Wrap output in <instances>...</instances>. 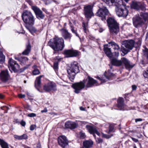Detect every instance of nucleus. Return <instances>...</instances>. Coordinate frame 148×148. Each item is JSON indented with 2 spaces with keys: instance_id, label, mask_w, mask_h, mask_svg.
<instances>
[{
  "instance_id": "obj_51",
  "label": "nucleus",
  "mask_w": 148,
  "mask_h": 148,
  "mask_svg": "<svg viewBox=\"0 0 148 148\" xmlns=\"http://www.w3.org/2000/svg\"><path fill=\"white\" fill-rule=\"evenodd\" d=\"M20 124L22 126H25L26 124V122L25 121L22 120Z\"/></svg>"
},
{
  "instance_id": "obj_20",
  "label": "nucleus",
  "mask_w": 148,
  "mask_h": 148,
  "mask_svg": "<svg viewBox=\"0 0 148 148\" xmlns=\"http://www.w3.org/2000/svg\"><path fill=\"white\" fill-rule=\"evenodd\" d=\"M108 44H110L111 46H114L113 49L114 50V56L115 57H118L119 54V51L121 50L119 45L113 41H111L108 42Z\"/></svg>"
},
{
  "instance_id": "obj_24",
  "label": "nucleus",
  "mask_w": 148,
  "mask_h": 148,
  "mask_svg": "<svg viewBox=\"0 0 148 148\" xmlns=\"http://www.w3.org/2000/svg\"><path fill=\"white\" fill-rule=\"evenodd\" d=\"M108 46V45H104L103 51L106 56L110 59L113 57V53L111 52V49L109 48Z\"/></svg>"
},
{
  "instance_id": "obj_15",
  "label": "nucleus",
  "mask_w": 148,
  "mask_h": 148,
  "mask_svg": "<svg viewBox=\"0 0 148 148\" xmlns=\"http://www.w3.org/2000/svg\"><path fill=\"white\" fill-rule=\"evenodd\" d=\"M58 144L62 148H65L68 145L69 141L64 136H60L58 139Z\"/></svg>"
},
{
  "instance_id": "obj_52",
  "label": "nucleus",
  "mask_w": 148,
  "mask_h": 148,
  "mask_svg": "<svg viewBox=\"0 0 148 148\" xmlns=\"http://www.w3.org/2000/svg\"><path fill=\"white\" fill-rule=\"evenodd\" d=\"M35 127V125H31L30 127V129L31 130H33Z\"/></svg>"
},
{
  "instance_id": "obj_22",
  "label": "nucleus",
  "mask_w": 148,
  "mask_h": 148,
  "mask_svg": "<svg viewBox=\"0 0 148 148\" xmlns=\"http://www.w3.org/2000/svg\"><path fill=\"white\" fill-rule=\"evenodd\" d=\"M65 127L66 128L73 129L76 128L78 126V124L75 122L70 121H68L65 123Z\"/></svg>"
},
{
  "instance_id": "obj_47",
  "label": "nucleus",
  "mask_w": 148,
  "mask_h": 148,
  "mask_svg": "<svg viewBox=\"0 0 148 148\" xmlns=\"http://www.w3.org/2000/svg\"><path fill=\"white\" fill-rule=\"evenodd\" d=\"M27 116L29 117H32L36 116V115L35 113H32L28 114Z\"/></svg>"
},
{
  "instance_id": "obj_48",
  "label": "nucleus",
  "mask_w": 148,
  "mask_h": 148,
  "mask_svg": "<svg viewBox=\"0 0 148 148\" xmlns=\"http://www.w3.org/2000/svg\"><path fill=\"white\" fill-rule=\"evenodd\" d=\"M80 135L81 138H84L86 137L85 134L84 133L80 132Z\"/></svg>"
},
{
  "instance_id": "obj_17",
  "label": "nucleus",
  "mask_w": 148,
  "mask_h": 148,
  "mask_svg": "<svg viewBox=\"0 0 148 148\" xmlns=\"http://www.w3.org/2000/svg\"><path fill=\"white\" fill-rule=\"evenodd\" d=\"M116 14L119 17L126 18L127 16L128 11L126 8L123 9L121 8L116 9Z\"/></svg>"
},
{
  "instance_id": "obj_10",
  "label": "nucleus",
  "mask_w": 148,
  "mask_h": 148,
  "mask_svg": "<svg viewBox=\"0 0 148 148\" xmlns=\"http://www.w3.org/2000/svg\"><path fill=\"white\" fill-rule=\"evenodd\" d=\"M93 6L91 5H85L84 8V14L86 18H90L94 15Z\"/></svg>"
},
{
  "instance_id": "obj_43",
  "label": "nucleus",
  "mask_w": 148,
  "mask_h": 148,
  "mask_svg": "<svg viewBox=\"0 0 148 148\" xmlns=\"http://www.w3.org/2000/svg\"><path fill=\"white\" fill-rule=\"evenodd\" d=\"M102 136L103 137L107 139H109L111 137V136H110V135L106 134H104V133H102Z\"/></svg>"
},
{
  "instance_id": "obj_56",
  "label": "nucleus",
  "mask_w": 148,
  "mask_h": 148,
  "mask_svg": "<svg viewBox=\"0 0 148 148\" xmlns=\"http://www.w3.org/2000/svg\"><path fill=\"white\" fill-rule=\"evenodd\" d=\"M42 10L46 14H48V12L46 8H42Z\"/></svg>"
},
{
  "instance_id": "obj_16",
  "label": "nucleus",
  "mask_w": 148,
  "mask_h": 148,
  "mask_svg": "<svg viewBox=\"0 0 148 148\" xmlns=\"http://www.w3.org/2000/svg\"><path fill=\"white\" fill-rule=\"evenodd\" d=\"M56 84L53 82H51L44 86L43 89L44 90L47 92H50L51 90L56 91L57 88Z\"/></svg>"
},
{
  "instance_id": "obj_38",
  "label": "nucleus",
  "mask_w": 148,
  "mask_h": 148,
  "mask_svg": "<svg viewBox=\"0 0 148 148\" xmlns=\"http://www.w3.org/2000/svg\"><path fill=\"white\" fill-rule=\"evenodd\" d=\"M143 75L145 78H147V81L148 82V67L147 68L146 70L143 71Z\"/></svg>"
},
{
  "instance_id": "obj_57",
  "label": "nucleus",
  "mask_w": 148,
  "mask_h": 148,
  "mask_svg": "<svg viewBox=\"0 0 148 148\" xmlns=\"http://www.w3.org/2000/svg\"><path fill=\"white\" fill-rule=\"evenodd\" d=\"M132 139L136 143L138 142V140L136 138H134L133 137H132Z\"/></svg>"
},
{
  "instance_id": "obj_25",
  "label": "nucleus",
  "mask_w": 148,
  "mask_h": 148,
  "mask_svg": "<svg viewBox=\"0 0 148 148\" xmlns=\"http://www.w3.org/2000/svg\"><path fill=\"white\" fill-rule=\"evenodd\" d=\"M124 102V100L123 98L119 97L118 99L117 106L118 110H121L124 109L125 105Z\"/></svg>"
},
{
  "instance_id": "obj_31",
  "label": "nucleus",
  "mask_w": 148,
  "mask_h": 148,
  "mask_svg": "<svg viewBox=\"0 0 148 148\" xmlns=\"http://www.w3.org/2000/svg\"><path fill=\"white\" fill-rule=\"evenodd\" d=\"M31 50V46L29 44L26 45V49L23 52L22 54L23 55H27L30 53Z\"/></svg>"
},
{
  "instance_id": "obj_40",
  "label": "nucleus",
  "mask_w": 148,
  "mask_h": 148,
  "mask_svg": "<svg viewBox=\"0 0 148 148\" xmlns=\"http://www.w3.org/2000/svg\"><path fill=\"white\" fill-rule=\"evenodd\" d=\"M109 131L108 133H110V132L113 131L114 129V125L112 124H110L109 127Z\"/></svg>"
},
{
  "instance_id": "obj_41",
  "label": "nucleus",
  "mask_w": 148,
  "mask_h": 148,
  "mask_svg": "<svg viewBox=\"0 0 148 148\" xmlns=\"http://www.w3.org/2000/svg\"><path fill=\"white\" fill-rule=\"evenodd\" d=\"M32 73L34 75H36L39 74L40 72L38 69H36L33 71Z\"/></svg>"
},
{
  "instance_id": "obj_11",
  "label": "nucleus",
  "mask_w": 148,
  "mask_h": 148,
  "mask_svg": "<svg viewBox=\"0 0 148 148\" xmlns=\"http://www.w3.org/2000/svg\"><path fill=\"white\" fill-rule=\"evenodd\" d=\"M85 86L86 87V85L84 80L79 82L75 83L72 85V87L75 90V92L77 94L79 93Z\"/></svg>"
},
{
  "instance_id": "obj_1",
  "label": "nucleus",
  "mask_w": 148,
  "mask_h": 148,
  "mask_svg": "<svg viewBox=\"0 0 148 148\" xmlns=\"http://www.w3.org/2000/svg\"><path fill=\"white\" fill-rule=\"evenodd\" d=\"M52 39L49 41L48 44L54 50L53 53H56V51H62L64 49L65 45L64 41L62 38L56 37L53 38L52 42Z\"/></svg>"
},
{
  "instance_id": "obj_53",
  "label": "nucleus",
  "mask_w": 148,
  "mask_h": 148,
  "mask_svg": "<svg viewBox=\"0 0 148 148\" xmlns=\"http://www.w3.org/2000/svg\"><path fill=\"white\" fill-rule=\"evenodd\" d=\"M36 148H42L40 143V142L38 143L37 144Z\"/></svg>"
},
{
  "instance_id": "obj_35",
  "label": "nucleus",
  "mask_w": 148,
  "mask_h": 148,
  "mask_svg": "<svg viewBox=\"0 0 148 148\" xmlns=\"http://www.w3.org/2000/svg\"><path fill=\"white\" fill-rule=\"evenodd\" d=\"M80 55V52L78 51L72 50V57H76Z\"/></svg>"
},
{
  "instance_id": "obj_8",
  "label": "nucleus",
  "mask_w": 148,
  "mask_h": 148,
  "mask_svg": "<svg viewBox=\"0 0 148 148\" xmlns=\"http://www.w3.org/2000/svg\"><path fill=\"white\" fill-rule=\"evenodd\" d=\"M108 70V72L105 73L103 77L101 78L99 77H97V78L101 81V83H103L109 80H111L115 78V75L112 73L110 72Z\"/></svg>"
},
{
  "instance_id": "obj_32",
  "label": "nucleus",
  "mask_w": 148,
  "mask_h": 148,
  "mask_svg": "<svg viewBox=\"0 0 148 148\" xmlns=\"http://www.w3.org/2000/svg\"><path fill=\"white\" fill-rule=\"evenodd\" d=\"M0 145L2 148H9L8 143L3 139L0 138Z\"/></svg>"
},
{
  "instance_id": "obj_26",
  "label": "nucleus",
  "mask_w": 148,
  "mask_h": 148,
  "mask_svg": "<svg viewBox=\"0 0 148 148\" xmlns=\"http://www.w3.org/2000/svg\"><path fill=\"white\" fill-rule=\"evenodd\" d=\"M42 75H40L36 77L35 82V87L38 89L41 87V79Z\"/></svg>"
},
{
  "instance_id": "obj_14",
  "label": "nucleus",
  "mask_w": 148,
  "mask_h": 148,
  "mask_svg": "<svg viewBox=\"0 0 148 148\" xmlns=\"http://www.w3.org/2000/svg\"><path fill=\"white\" fill-rule=\"evenodd\" d=\"M9 68L10 70L11 69L15 72H17L19 69V65L16 62L12 59H10L8 61Z\"/></svg>"
},
{
  "instance_id": "obj_12",
  "label": "nucleus",
  "mask_w": 148,
  "mask_h": 148,
  "mask_svg": "<svg viewBox=\"0 0 148 148\" xmlns=\"http://www.w3.org/2000/svg\"><path fill=\"white\" fill-rule=\"evenodd\" d=\"M132 21L134 26L136 28L141 27L144 24L143 19L139 16L133 18Z\"/></svg>"
},
{
  "instance_id": "obj_2",
  "label": "nucleus",
  "mask_w": 148,
  "mask_h": 148,
  "mask_svg": "<svg viewBox=\"0 0 148 148\" xmlns=\"http://www.w3.org/2000/svg\"><path fill=\"white\" fill-rule=\"evenodd\" d=\"M107 22L110 34L112 35L117 34L120 30L119 23L112 17L108 18L107 20Z\"/></svg>"
},
{
  "instance_id": "obj_63",
  "label": "nucleus",
  "mask_w": 148,
  "mask_h": 148,
  "mask_svg": "<svg viewBox=\"0 0 148 148\" xmlns=\"http://www.w3.org/2000/svg\"><path fill=\"white\" fill-rule=\"evenodd\" d=\"M80 110L82 111L85 110V108L82 107H80Z\"/></svg>"
},
{
  "instance_id": "obj_60",
  "label": "nucleus",
  "mask_w": 148,
  "mask_h": 148,
  "mask_svg": "<svg viewBox=\"0 0 148 148\" xmlns=\"http://www.w3.org/2000/svg\"><path fill=\"white\" fill-rule=\"evenodd\" d=\"M22 147H23L24 148H31L30 147L25 145H22Z\"/></svg>"
},
{
  "instance_id": "obj_39",
  "label": "nucleus",
  "mask_w": 148,
  "mask_h": 148,
  "mask_svg": "<svg viewBox=\"0 0 148 148\" xmlns=\"http://www.w3.org/2000/svg\"><path fill=\"white\" fill-rule=\"evenodd\" d=\"M88 23H85L84 22H83L82 23V26L83 28V30L84 32L85 33L87 30V27L88 26Z\"/></svg>"
},
{
  "instance_id": "obj_44",
  "label": "nucleus",
  "mask_w": 148,
  "mask_h": 148,
  "mask_svg": "<svg viewBox=\"0 0 148 148\" xmlns=\"http://www.w3.org/2000/svg\"><path fill=\"white\" fill-rule=\"evenodd\" d=\"M21 140L26 139L28 138L27 135L25 134H24L23 135L21 136Z\"/></svg>"
},
{
  "instance_id": "obj_6",
  "label": "nucleus",
  "mask_w": 148,
  "mask_h": 148,
  "mask_svg": "<svg viewBox=\"0 0 148 148\" xmlns=\"http://www.w3.org/2000/svg\"><path fill=\"white\" fill-rule=\"evenodd\" d=\"M135 43V41L133 40H128L123 42L121 50L124 55L127 54L133 49Z\"/></svg>"
},
{
  "instance_id": "obj_36",
  "label": "nucleus",
  "mask_w": 148,
  "mask_h": 148,
  "mask_svg": "<svg viewBox=\"0 0 148 148\" xmlns=\"http://www.w3.org/2000/svg\"><path fill=\"white\" fill-rule=\"evenodd\" d=\"M141 17L143 19V21H145L148 20V13H145L142 14L140 15Z\"/></svg>"
},
{
  "instance_id": "obj_23",
  "label": "nucleus",
  "mask_w": 148,
  "mask_h": 148,
  "mask_svg": "<svg viewBox=\"0 0 148 148\" xmlns=\"http://www.w3.org/2000/svg\"><path fill=\"white\" fill-rule=\"evenodd\" d=\"M132 6L134 9L137 10H144L145 9V6L139 2L134 3Z\"/></svg>"
},
{
  "instance_id": "obj_42",
  "label": "nucleus",
  "mask_w": 148,
  "mask_h": 148,
  "mask_svg": "<svg viewBox=\"0 0 148 148\" xmlns=\"http://www.w3.org/2000/svg\"><path fill=\"white\" fill-rule=\"evenodd\" d=\"M28 59L27 57H23L21 59V62L23 64L26 63L28 60Z\"/></svg>"
},
{
  "instance_id": "obj_13",
  "label": "nucleus",
  "mask_w": 148,
  "mask_h": 148,
  "mask_svg": "<svg viewBox=\"0 0 148 148\" xmlns=\"http://www.w3.org/2000/svg\"><path fill=\"white\" fill-rule=\"evenodd\" d=\"M10 76L7 69L1 71L0 73V79L3 82L5 83L9 79Z\"/></svg>"
},
{
  "instance_id": "obj_58",
  "label": "nucleus",
  "mask_w": 148,
  "mask_h": 148,
  "mask_svg": "<svg viewBox=\"0 0 148 148\" xmlns=\"http://www.w3.org/2000/svg\"><path fill=\"white\" fill-rule=\"evenodd\" d=\"M142 121V119L140 118L136 119H135L136 122H137L138 121Z\"/></svg>"
},
{
  "instance_id": "obj_34",
  "label": "nucleus",
  "mask_w": 148,
  "mask_h": 148,
  "mask_svg": "<svg viewBox=\"0 0 148 148\" xmlns=\"http://www.w3.org/2000/svg\"><path fill=\"white\" fill-rule=\"evenodd\" d=\"M44 2L45 4L46 5H48L50 4L52 1H53L56 4H58L59 3L56 0H42Z\"/></svg>"
},
{
  "instance_id": "obj_19",
  "label": "nucleus",
  "mask_w": 148,
  "mask_h": 148,
  "mask_svg": "<svg viewBox=\"0 0 148 148\" xmlns=\"http://www.w3.org/2000/svg\"><path fill=\"white\" fill-rule=\"evenodd\" d=\"M86 127L88 130V132L90 134H93L94 137L95 138L96 136L95 134L99 136V133L98 132L95 126L93 125H87L86 126Z\"/></svg>"
},
{
  "instance_id": "obj_62",
  "label": "nucleus",
  "mask_w": 148,
  "mask_h": 148,
  "mask_svg": "<svg viewBox=\"0 0 148 148\" xmlns=\"http://www.w3.org/2000/svg\"><path fill=\"white\" fill-rule=\"evenodd\" d=\"M3 107H4V108H5V110H6V109L7 110L9 109V108L7 106H3Z\"/></svg>"
},
{
  "instance_id": "obj_21",
  "label": "nucleus",
  "mask_w": 148,
  "mask_h": 148,
  "mask_svg": "<svg viewBox=\"0 0 148 148\" xmlns=\"http://www.w3.org/2000/svg\"><path fill=\"white\" fill-rule=\"evenodd\" d=\"M62 36L64 39L66 40H68L70 42L72 37V34L66 29H62Z\"/></svg>"
},
{
  "instance_id": "obj_54",
  "label": "nucleus",
  "mask_w": 148,
  "mask_h": 148,
  "mask_svg": "<svg viewBox=\"0 0 148 148\" xmlns=\"http://www.w3.org/2000/svg\"><path fill=\"white\" fill-rule=\"evenodd\" d=\"M97 142L99 143H102L103 142V140L101 138H98L97 139Z\"/></svg>"
},
{
  "instance_id": "obj_29",
  "label": "nucleus",
  "mask_w": 148,
  "mask_h": 148,
  "mask_svg": "<svg viewBox=\"0 0 148 148\" xmlns=\"http://www.w3.org/2000/svg\"><path fill=\"white\" fill-rule=\"evenodd\" d=\"M33 25H25L26 28L32 34L36 32L37 30L35 27H33Z\"/></svg>"
},
{
  "instance_id": "obj_61",
  "label": "nucleus",
  "mask_w": 148,
  "mask_h": 148,
  "mask_svg": "<svg viewBox=\"0 0 148 148\" xmlns=\"http://www.w3.org/2000/svg\"><path fill=\"white\" fill-rule=\"evenodd\" d=\"M110 0H104V1L107 4L110 3Z\"/></svg>"
},
{
  "instance_id": "obj_50",
  "label": "nucleus",
  "mask_w": 148,
  "mask_h": 148,
  "mask_svg": "<svg viewBox=\"0 0 148 148\" xmlns=\"http://www.w3.org/2000/svg\"><path fill=\"white\" fill-rule=\"evenodd\" d=\"M132 91H134L136 90L137 88V86L135 85H132Z\"/></svg>"
},
{
  "instance_id": "obj_28",
  "label": "nucleus",
  "mask_w": 148,
  "mask_h": 148,
  "mask_svg": "<svg viewBox=\"0 0 148 148\" xmlns=\"http://www.w3.org/2000/svg\"><path fill=\"white\" fill-rule=\"evenodd\" d=\"M121 0H111L110 3L111 4L110 5H114L118 8L121 5Z\"/></svg>"
},
{
  "instance_id": "obj_27",
  "label": "nucleus",
  "mask_w": 148,
  "mask_h": 148,
  "mask_svg": "<svg viewBox=\"0 0 148 148\" xmlns=\"http://www.w3.org/2000/svg\"><path fill=\"white\" fill-rule=\"evenodd\" d=\"M83 145L85 148H90L91 147L93 144V142L91 140H88L84 141L83 143Z\"/></svg>"
},
{
  "instance_id": "obj_59",
  "label": "nucleus",
  "mask_w": 148,
  "mask_h": 148,
  "mask_svg": "<svg viewBox=\"0 0 148 148\" xmlns=\"http://www.w3.org/2000/svg\"><path fill=\"white\" fill-rule=\"evenodd\" d=\"M47 112V110L46 108H45L44 109L41 111V112L43 113V112Z\"/></svg>"
},
{
  "instance_id": "obj_7",
  "label": "nucleus",
  "mask_w": 148,
  "mask_h": 148,
  "mask_svg": "<svg viewBox=\"0 0 148 148\" xmlns=\"http://www.w3.org/2000/svg\"><path fill=\"white\" fill-rule=\"evenodd\" d=\"M109 12L108 10L105 7L100 8L96 13L97 16L101 18L102 21H105L106 20V16L108 15Z\"/></svg>"
},
{
  "instance_id": "obj_30",
  "label": "nucleus",
  "mask_w": 148,
  "mask_h": 148,
  "mask_svg": "<svg viewBox=\"0 0 148 148\" xmlns=\"http://www.w3.org/2000/svg\"><path fill=\"white\" fill-rule=\"evenodd\" d=\"M70 29L72 32L76 36L80 39V36L77 32V28L74 27L73 25H70Z\"/></svg>"
},
{
  "instance_id": "obj_55",
  "label": "nucleus",
  "mask_w": 148,
  "mask_h": 148,
  "mask_svg": "<svg viewBox=\"0 0 148 148\" xmlns=\"http://www.w3.org/2000/svg\"><path fill=\"white\" fill-rule=\"evenodd\" d=\"M18 96L20 98H24L25 97V95L23 94H19Z\"/></svg>"
},
{
  "instance_id": "obj_3",
  "label": "nucleus",
  "mask_w": 148,
  "mask_h": 148,
  "mask_svg": "<svg viewBox=\"0 0 148 148\" xmlns=\"http://www.w3.org/2000/svg\"><path fill=\"white\" fill-rule=\"evenodd\" d=\"M67 71L69 78L71 81H73L76 75L79 72L77 62L74 61L71 62L70 66L67 68Z\"/></svg>"
},
{
  "instance_id": "obj_18",
  "label": "nucleus",
  "mask_w": 148,
  "mask_h": 148,
  "mask_svg": "<svg viewBox=\"0 0 148 148\" xmlns=\"http://www.w3.org/2000/svg\"><path fill=\"white\" fill-rule=\"evenodd\" d=\"M32 9L34 12L37 18L38 19H42L44 18L45 15L39 8L36 6H33L32 7Z\"/></svg>"
},
{
  "instance_id": "obj_33",
  "label": "nucleus",
  "mask_w": 148,
  "mask_h": 148,
  "mask_svg": "<svg viewBox=\"0 0 148 148\" xmlns=\"http://www.w3.org/2000/svg\"><path fill=\"white\" fill-rule=\"evenodd\" d=\"M72 50H65L64 51V54L67 57H72Z\"/></svg>"
},
{
  "instance_id": "obj_37",
  "label": "nucleus",
  "mask_w": 148,
  "mask_h": 148,
  "mask_svg": "<svg viewBox=\"0 0 148 148\" xmlns=\"http://www.w3.org/2000/svg\"><path fill=\"white\" fill-rule=\"evenodd\" d=\"M52 67L56 73L58 71V62H55Z\"/></svg>"
},
{
  "instance_id": "obj_5",
  "label": "nucleus",
  "mask_w": 148,
  "mask_h": 148,
  "mask_svg": "<svg viewBox=\"0 0 148 148\" xmlns=\"http://www.w3.org/2000/svg\"><path fill=\"white\" fill-rule=\"evenodd\" d=\"M110 60V63L112 65L119 66L123 63L126 69L132 68L134 66L133 65L130 64V62L125 58H121V60H118L112 57Z\"/></svg>"
},
{
  "instance_id": "obj_64",
  "label": "nucleus",
  "mask_w": 148,
  "mask_h": 148,
  "mask_svg": "<svg viewBox=\"0 0 148 148\" xmlns=\"http://www.w3.org/2000/svg\"><path fill=\"white\" fill-rule=\"evenodd\" d=\"M4 96L1 94H0V98L2 99L3 98Z\"/></svg>"
},
{
  "instance_id": "obj_45",
  "label": "nucleus",
  "mask_w": 148,
  "mask_h": 148,
  "mask_svg": "<svg viewBox=\"0 0 148 148\" xmlns=\"http://www.w3.org/2000/svg\"><path fill=\"white\" fill-rule=\"evenodd\" d=\"M55 59L56 60H57V61H56V62H58V63L61 61L62 59V58H60L58 56L56 57Z\"/></svg>"
},
{
  "instance_id": "obj_46",
  "label": "nucleus",
  "mask_w": 148,
  "mask_h": 148,
  "mask_svg": "<svg viewBox=\"0 0 148 148\" xmlns=\"http://www.w3.org/2000/svg\"><path fill=\"white\" fill-rule=\"evenodd\" d=\"M14 137L15 138L18 140H21V136H18L16 135H14Z\"/></svg>"
},
{
  "instance_id": "obj_9",
  "label": "nucleus",
  "mask_w": 148,
  "mask_h": 148,
  "mask_svg": "<svg viewBox=\"0 0 148 148\" xmlns=\"http://www.w3.org/2000/svg\"><path fill=\"white\" fill-rule=\"evenodd\" d=\"M84 82L87 88L98 85L97 81L89 76H88L86 79L84 80Z\"/></svg>"
},
{
  "instance_id": "obj_49",
  "label": "nucleus",
  "mask_w": 148,
  "mask_h": 148,
  "mask_svg": "<svg viewBox=\"0 0 148 148\" xmlns=\"http://www.w3.org/2000/svg\"><path fill=\"white\" fill-rule=\"evenodd\" d=\"M145 54L147 56V58L148 60V49H145Z\"/></svg>"
},
{
  "instance_id": "obj_4",
  "label": "nucleus",
  "mask_w": 148,
  "mask_h": 148,
  "mask_svg": "<svg viewBox=\"0 0 148 148\" xmlns=\"http://www.w3.org/2000/svg\"><path fill=\"white\" fill-rule=\"evenodd\" d=\"M21 17L25 25H33L34 24V17L30 11L24 10L22 14Z\"/></svg>"
}]
</instances>
